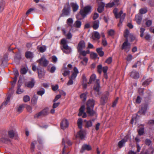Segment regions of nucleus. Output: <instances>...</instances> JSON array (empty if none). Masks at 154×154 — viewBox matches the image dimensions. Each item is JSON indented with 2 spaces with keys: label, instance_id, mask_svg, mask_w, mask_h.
I'll list each match as a JSON object with an SVG mask.
<instances>
[{
  "label": "nucleus",
  "instance_id": "nucleus-1",
  "mask_svg": "<svg viewBox=\"0 0 154 154\" xmlns=\"http://www.w3.org/2000/svg\"><path fill=\"white\" fill-rule=\"evenodd\" d=\"M95 105V101L92 99H89L86 103V112L90 116H93L95 112L93 109Z\"/></svg>",
  "mask_w": 154,
  "mask_h": 154
},
{
  "label": "nucleus",
  "instance_id": "nucleus-2",
  "mask_svg": "<svg viewBox=\"0 0 154 154\" xmlns=\"http://www.w3.org/2000/svg\"><path fill=\"white\" fill-rule=\"evenodd\" d=\"M61 48L63 52L64 53L69 54L72 51V48L68 46L66 40L64 38L62 39L60 42Z\"/></svg>",
  "mask_w": 154,
  "mask_h": 154
},
{
  "label": "nucleus",
  "instance_id": "nucleus-3",
  "mask_svg": "<svg viewBox=\"0 0 154 154\" xmlns=\"http://www.w3.org/2000/svg\"><path fill=\"white\" fill-rule=\"evenodd\" d=\"M91 7L89 6H85L83 9H81L79 14L84 18L91 12Z\"/></svg>",
  "mask_w": 154,
  "mask_h": 154
},
{
  "label": "nucleus",
  "instance_id": "nucleus-4",
  "mask_svg": "<svg viewBox=\"0 0 154 154\" xmlns=\"http://www.w3.org/2000/svg\"><path fill=\"white\" fill-rule=\"evenodd\" d=\"M70 8L69 3H66L65 5L64 8L62 11L61 16H69L70 15Z\"/></svg>",
  "mask_w": 154,
  "mask_h": 154
},
{
  "label": "nucleus",
  "instance_id": "nucleus-5",
  "mask_svg": "<svg viewBox=\"0 0 154 154\" xmlns=\"http://www.w3.org/2000/svg\"><path fill=\"white\" fill-rule=\"evenodd\" d=\"M49 113L48 108H46L40 112L34 115V117L35 118H38L41 116H45L48 115Z\"/></svg>",
  "mask_w": 154,
  "mask_h": 154
},
{
  "label": "nucleus",
  "instance_id": "nucleus-6",
  "mask_svg": "<svg viewBox=\"0 0 154 154\" xmlns=\"http://www.w3.org/2000/svg\"><path fill=\"white\" fill-rule=\"evenodd\" d=\"M131 48V44L128 42V39H125V41L123 43L121 49L124 50L126 52H128Z\"/></svg>",
  "mask_w": 154,
  "mask_h": 154
},
{
  "label": "nucleus",
  "instance_id": "nucleus-7",
  "mask_svg": "<svg viewBox=\"0 0 154 154\" xmlns=\"http://www.w3.org/2000/svg\"><path fill=\"white\" fill-rule=\"evenodd\" d=\"M109 96V93L108 91H107L101 97L100 100V102L101 105H104L106 103Z\"/></svg>",
  "mask_w": 154,
  "mask_h": 154
},
{
  "label": "nucleus",
  "instance_id": "nucleus-8",
  "mask_svg": "<svg viewBox=\"0 0 154 154\" xmlns=\"http://www.w3.org/2000/svg\"><path fill=\"white\" fill-rule=\"evenodd\" d=\"M39 62L40 65L46 67L49 63V61L44 57H42L39 60Z\"/></svg>",
  "mask_w": 154,
  "mask_h": 154
},
{
  "label": "nucleus",
  "instance_id": "nucleus-9",
  "mask_svg": "<svg viewBox=\"0 0 154 154\" xmlns=\"http://www.w3.org/2000/svg\"><path fill=\"white\" fill-rule=\"evenodd\" d=\"M35 83V82L34 79L32 78L31 81L26 82L25 83V85L26 87L28 88H32L34 87Z\"/></svg>",
  "mask_w": 154,
  "mask_h": 154
},
{
  "label": "nucleus",
  "instance_id": "nucleus-10",
  "mask_svg": "<svg viewBox=\"0 0 154 154\" xmlns=\"http://www.w3.org/2000/svg\"><path fill=\"white\" fill-rule=\"evenodd\" d=\"M69 122L66 119H63L60 123V127L62 129H65L69 126Z\"/></svg>",
  "mask_w": 154,
  "mask_h": 154
},
{
  "label": "nucleus",
  "instance_id": "nucleus-11",
  "mask_svg": "<svg viewBox=\"0 0 154 154\" xmlns=\"http://www.w3.org/2000/svg\"><path fill=\"white\" fill-rule=\"evenodd\" d=\"M85 48V43L83 40L80 41L78 45L77 49L78 51H81Z\"/></svg>",
  "mask_w": 154,
  "mask_h": 154
},
{
  "label": "nucleus",
  "instance_id": "nucleus-12",
  "mask_svg": "<svg viewBox=\"0 0 154 154\" xmlns=\"http://www.w3.org/2000/svg\"><path fill=\"white\" fill-rule=\"evenodd\" d=\"M118 9L116 8L113 10V13L114 14L116 18V19L120 18L122 15L123 14L122 11H120L118 13Z\"/></svg>",
  "mask_w": 154,
  "mask_h": 154
},
{
  "label": "nucleus",
  "instance_id": "nucleus-13",
  "mask_svg": "<svg viewBox=\"0 0 154 154\" xmlns=\"http://www.w3.org/2000/svg\"><path fill=\"white\" fill-rule=\"evenodd\" d=\"M105 5V3L102 2H98V8L97 10L98 12L101 13L104 10Z\"/></svg>",
  "mask_w": 154,
  "mask_h": 154
},
{
  "label": "nucleus",
  "instance_id": "nucleus-14",
  "mask_svg": "<svg viewBox=\"0 0 154 154\" xmlns=\"http://www.w3.org/2000/svg\"><path fill=\"white\" fill-rule=\"evenodd\" d=\"M147 104L146 103L142 105L141 109L138 111L137 113L140 114H145L147 109Z\"/></svg>",
  "mask_w": 154,
  "mask_h": 154
},
{
  "label": "nucleus",
  "instance_id": "nucleus-15",
  "mask_svg": "<svg viewBox=\"0 0 154 154\" xmlns=\"http://www.w3.org/2000/svg\"><path fill=\"white\" fill-rule=\"evenodd\" d=\"M100 37V33L97 31L93 32L92 36V38L94 40H99Z\"/></svg>",
  "mask_w": 154,
  "mask_h": 154
},
{
  "label": "nucleus",
  "instance_id": "nucleus-16",
  "mask_svg": "<svg viewBox=\"0 0 154 154\" xmlns=\"http://www.w3.org/2000/svg\"><path fill=\"white\" fill-rule=\"evenodd\" d=\"M0 140L2 143L6 144L10 143L11 142V140L7 137V136H5L4 137H1Z\"/></svg>",
  "mask_w": 154,
  "mask_h": 154
},
{
  "label": "nucleus",
  "instance_id": "nucleus-17",
  "mask_svg": "<svg viewBox=\"0 0 154 154\" xmlns=\"http://www.w3.org/2000/svg\"><path fill=\"white\" fill-rule=\"evenodd\" d=\"M91 147L90 145L87 144H84L82 146L80 152L82 153L85 150L90 151L91 150Z\"/></svg>",
  "mask_w": 154,
  "mask_h": 154
},
{
  "label": "nucleus",
  "instance_id": "nucleus-18",
  "mask_svg": "<svg viewBox=\"0 0 154 154\" xmlns=\"http://www.w3.org/2000/svg\"><path fill=\"white\" fill-rule=\"evenodd\" d=\"M74 72L72 74L70 78H71L72 79H75L76 78L77 74L79 73V72L77 68L75 67L73 69Z\"/></svg>",
  "mask_w": 154,
  "mask_h": 154
},
{
  "label": "nucleus",
  "instance_id": "nucleus-19",
  "mask_svg": "<svg viewBox=\"0 0 154 154\" xmlns=\"http://www.w3.org/2000/svg\"><path fill=\"white\" fill-rule=\"evenodd\" d=\"M130 76L134 79H137L139 78V74L138 72L133 71L131 73Z\"/></svg>",
  "mask_w": 154,
  "mask_h": 154
},
{
  "label": "nucleus",
  "instance_id": "nucleus-20",
  "mask_svg": "<svg viewBox=\"0 0 154 154\" xmlns=\"http://www.w3.org/2000/svg\"><path fill=\"white\" fill-rule=\"evenodd\" d=\"M85 123V128H88L89 127H91L92 125V123L91 120L87 121L85 120L84 121Z\"/></svg>",
  "mask_w": 154,
  "mask_h": 154
},
{
  "label": "nucleus",
  "instance_id": "nucleus-21",
  "mask_svg": "<svg viewBox=\"0 0 154 154\" xmlns=\"http://www.w3.org/2000/svg\"><path fill=\"white\" fill-rule=\"evenodd\" d=\"M140 116L137 114H134L131 120V123L133 124L134 122L135 121V123H136L137 120L139 118Z\"/></svg>",
  "mask_w": 154,
  "mask_h": 154
},
{
  "label": "nucleus",
  "instance_id": "nucleus-22",
  "mask_svg": "<svg viewBox=\"0 0 154 154\" xmlns=\"http://www.w3.org/2000/svg\"><path fill=\"white\" fill-rule=\"evenodd\" d=\"M71 6L72 8L73 11L74 12L76 11L78 9L79 6L76 3L73 2L71 3Z\"/></svg>",
  "mask_w": 154,
  "mask_h": 154
},
{
  "label": "nucleus",
  "instance_id": "nucleus-23",
  "mask_svg": "<svg viewBox=\"0 0 154 154\" xmlns=\"http://www.w3.org/2000/svg\"><path fill=\"white\" fill-rule=\"evenodd\" d=\"M100 88L99 83L97 82V83L95 84L94 87V90L97 92V94L99 95V89Z\"/></svg>",
  "mask_w": 154,
  "mask_h": 154
},
{
  "label": "nucleus",
  "instance_id": "nucleus-24",
  "mask_svg": "<svg viewBox=\"0 0 154 154\" xmlns=\"http://www.w3.org/2000/svg\"><path fill=\"white\" fill-rule=\"evenodd\" d=\"M127 141V140L125 139H122L118 143V146L119 148H122Z\"/></svg>",
  "mask_w": 154,
  "mask_h": 154
},
{
  "label": "nucleus",
  "instance_id": "nucleus-25",
  "mask_svg": "<svg viewBox=\"0 0 154 154\" xmlns=\"http://www.w3.org/2000/svg\"><path fill=\"white\" fill-rule=\"evenodd\" d=\"M135 20L137 23L138 24H140L142 20V16L140 15H137L135 16Z\"/></svg>",
  "mask_w": 154,
  "mask_h": 154
},
{
  "label": "nucleus",
  "instance_id": "nucleus-26",
  "mask_svg": "<svg viewBox=\"0 0 154 154\" xmlns=\"http://www.w3.org/2000/svg\"><path fill=\"white\" fill-rule=\"evenodd\" d=\"M21 86V85L19 83L18 84L16 91V93L17 94H21L24 91V90L23 89H22L20 88Z\"/></svg>",
  "mask_w": 154,
  "mask_h": 154
},
{
  "label": "nucleus",
  "instance_id": "nucleus-27",
  "mask_svg": "<svg viewBox=\"0 0 154 154\" xmlns=\"http://www.w3.org/2000/svg\"><path fill=\"white\" fill-rule=\"evenodd\" d=\"M152 81V78H149L148 79L143 82L142 85L144 86H146L148 85Z\"/></svg>",
  "mask_w": 154,
  "mask_h": 154
},
{
  "label": "nucleus",
  "instance_id": "nucleus-28",
  "mask_svg": "<svg viewBox=\"0 0 154 154\" xmlns=\"http://www.w3.org/2000/svg\"><path fill=\"white\" fill-rule=\"evenodd\" d=\"M85 131L82 130L80 131L77 134V135L81 139H82L84 138Z\"/></svg>",
  "mask_w": 154,
  "mask_h": 154
},
{
  "label": "nucleus",
  "instance_id": "nucleus-29",
  "mask_svg": "<svg viewBox=\"0 0 154 154\" xmlns=\"http://www.w3.org/2000/svg\"><path fill=\"white\" fill-rule=\"evenodd\" d=\"M5 5V2L3 0L0 1V13L4 10Z\"/></svg>",
  "mask_w": 154,
  "mask_h": 154
},
{
  "label": "nucleus",
  "instance_id": "nucleus-30",
  "mask_svg": "<svg viewBox=\"0 0 154 154\" xmlns=\"http://www.w3.org/2000/svg\"><path fill=\"white\" fill-rule=\"evenodd\" d=\"M99 21L98 20L95 21L93 23V28L95 30L97 29L99 27Z\"/></svg>",
  "mask_w": 154,
  "mask_h": 154
},
{
  "label": "nucleus",
  "instance_id": "nucleus-31",
  "mask_svg": "<svg viewBox=\"0 0 154 154\" xmlns=\"http://www.w3.org/2000/svg\"><path fill=\"white\" fill-rule=\"evenodd\" d=\"M102 48H97L96 49L97 53L100 57H102L104 55V53L102 51Z\"/></svg>",
  "mask_w": 154,
  "mask_h": 154
},
{
  "label": "nucleus",
  "instance_id": "nucleus-32",
  "mask_svg": "<svg viewBox=\"0 0 154 154\" xmlns=\"http://www.w3.org/2000/svg\"><path fill=\"white\" fill-rule=\"evenodd\" d=\"M28 70V68L27 67L22 68L20 69V73L22 74L25 75L27 72Z\"/></svg>",
  "mask_w": 154,
  "mask_h": 154
},
{
  "label": "nucleus",
  "instance_id": "nucleus-33",
  "mask_svg": "<svg viewBox=\"0 0 154 154\" xmlns=\"http://www.w3.org/2000/svg\"><path fill=\"white\" fill-rule=\"evenodd\" d=\"M10 98H11L10 95H9L7 96L6 101L2 103V105L0 106V109L2 108V106L3 105H4L5 106H6L8 104V103L10 101Z\"/></svg>",
  "mask_w": 154,
  "mask_h": 154
},
{
  "label": "nucleus",
  "instance_id": "nucleus-34",
  "mask_svg": "<svg viewBox=\"0 0 154 154\" xmlns=\"http://www.w3.org/2000/svg\"><path fill=\"white\" fill-rule=\"evenodd\" d=\"M8 134L10 138H13L14 136L15 132L13 130H10L8 131Z\"/></svg>",
  "mask_w": 154,
  "mask_h": 154
},
{
  "label": "nucleus",
  "instance_id": "nucleus-35",
  "mask_svg": "<svg viewBox=\"0 0 154 154\" xmlns=\"http://www.w3.org/2000/svg\"><path fill=\"white\" fill-rule=\"evenodd\" d=\"M82 25L81 21L79 20L76 21L74 23V26L76 28H80Z\"/></svg>",
  "mask_w": 154,
  "mask_h": 154
},
{
  "label": "nucleus",
  "instance_id": "nucleus-36",
  "mask_svg": "<svg viewBox=\"0 0 154 154\" xmlns=\"http://www.w3.org/2000/svg\"><path fill=\"white\" fill-rule=\"evenodd\" d=\"M82 120L81 118L79 119L77 121L78 127L80 129H82Z\"/></svg>",
  "mask_w": 154,
  "mask_h": 154
},
{
  "label": "nucleus",
  "instance_id": "nucleus-37",
  "mask_svg": "<svg viewBox=\"0 0 154 154\" xmlns=\"http://www.w3.org/2000/svg\"><path fill=\"white\" fill-rule=\"evenodd\" d=\"M96 76L95 74L92 75L90 79L89 82H88V84H91L93 82H94L96 79Z\"/></svg>",
  "mask_w": 154,
  "mask_h": 154
},
{
  "label": "nucleus",
  "instance_id": "nucleus-38",
  "mask_svg": "<svg viewBox=\"0 0 154 154\" xmlns=\"http://www.w3.org/2000/svg\"><path fill=\"white\" fill-rule=\"evenodd\" d=\"M137 132L140 136L143 135L144 132V128L143 127L140 128V129L137 130Z\"/></svg>",
  "mask_w": 154,
  "mask_h": 154
},
{
  "label": "nucleus",
  "instance_id": "nucleus-39",
  "mask_svg": "<svg viewBox=\"0 0 154 154\" xmlns=\"http://www.w3.org/2000/svg\"><path fill=\"white\" fill-rule=\"evenodd\" d=\"M87 94V93H84L81 94L80 95V97L82 99L83 101H85L86 99L87 96L86 95Z\"/></svg>",
  "mask_w": 154,
  "mask_h": 154
},
{
  "label": "nucleus",
  "instance_id": "nucleus-40",
  "mask_svg": "<svg viewBox=\"0 0 154 154\" xmlns=\"http://www.w3.org/2000/svg\"><path fill=\"white\" fill-rule=\"evenodd\" d=\"M25 56L27 59L31 58L32 57V54L31 52L27 51L25 54Z\"/></svg>",
  "mask_w": 154,
  "mask_h": 154
},
{
  "label": "nucleus",
  "instance_id": "nucleus-41",
  "mask_svg": "<svg viewBox=\"0 0 154 154\" xmlns=\"http://www.w3.org/2000/svg\"><path fill=\"white\" fill-rule=\"evenodd\" d=\"M129 31L128 29H126L124 32V35L126 39H128V37L129 35Z\"/></svg>",
  "mask_w": 154,
  "mask_h": 154
},
{
  "label": "nucleus",
  "instance_id": "nucleus-42",
  "mask_svg": "<svg viewBox=\"0 0 154 154\" xmlns=\"http://www.w3.org/2000/svg\"><path fill=\"white\" fill-rule=\"evenodd\" d=\"M8 60V53L5 54L3 56V57L2 59V62H6Z\"/></svg>",
  "mask_w": 154,
  "mask_h": 154
},
{
  "label": "nucleus",
  "instance_id": "nucleus-43",
  "mask_svg": "<svg viewBox=\"0 0 154 154\" xmlns=\"http://www.w3.org/2000/svg\"><path fill=\"white\" fill-rule=\"evenodd\" d=\"M36 141H33L31 145V149L32 152L34 151L35 147V145L36 143Z\"/></svg>",
  "mask_w": 154,
  "mask_h": 154
},
{
  "label": "nucleus",
  "instance_id": "nucleus-44",
  "mask_svg": "<svg viewBox=\"0 0 154 154\" xmlns=\"http://www.w3.org/2000/svg\"><path fill=\"white\" fill-rule=\"evenodd\" d=\"M102 69V66L100 64L97 66V71L99 74H100L101 73Z\"/></svg>",
  "mask_w": 154,
  "mask_h": 154
},
{
  "label": "nucleus",
  "instance_id": "nucleus-45",
  "mask_svg": "<svg viewBox=\"0 0 154 154\" xmlns=\"http://www.w3.org/2000/svg\"><path fill=\"white\" fill-rule=\"evenodd\" d=\"M73 23V20L72 18H69L67 20V23L71 26H72V24Z\"/></svg>",
  "mask_w": 154,
  "mask_h": 154
},
{
  "label": "nucleus",
  "instance_id": "nucleus-46",
  "mask_svg": "<svg viewBox=\"0 0 154 154\" xmlns=\"http://www.w3.org/2000/svg\"><path fill=\"white\" fill-rule=\"evenodd\" d=\"M147 11L146 8H141L139 11V12L141 14H143L146 13Z\"/></svg>",
  "mask_w": 154,
  "mask_h": 154
},
{
  "label": "nucleus",
  "instance_id": "nucleus-47",
  "mask_svg": "<svg viewBox=\"0 0 154 154\" xmlns=\"http://www.w3.org/2000/svg\"><path fill=\"white\" fill-rule=\"evenodd\" d=\"M38 75L39 78L42 79L44 75V73L41 70H38Z\"/></svg>",
  "mask_w": 154,
  "mask_h": 154
},
{
  "label": "nucleus",
  "instance_id": "nucleus-48",
  "mask_svg": "<svg viewBox=\"0 0 154 154\" xmlns=\"http://www.w3.org/2000/svg\"><path fill=\"white\" fill-rule=\"evenodd\" d=\"M114 31L112 29H110L108 30V34L109 35L112 36L114 35Z\"/></svg>",
  "mask_w": 154,
  "mask_h": 154
},
{
  "label": "nucleus",
  "instance_id": "nucleus-49",
  "mask_svg": "<svg viewBox=\"0 0 154 154\" xmlns=\"http://www.w3.org/2000/svg\"><path fill=\"white\" fill-rule=\"evenodd\" d=\"M152 23V21L151 20H148L146 21L145 23V25L146 26L148 27L151 26Z\"/></svg>",
  "mask_w": 154,
  "mask_h": 154
},
{
  "label": "nucleus",
  "instance_id": "nucleus-50",
  "mask_svg": "<svg viewBox=\"0 0 154 154\" xmlns=\"http://www.w3.org/2000/svg\"><path fill=\"white\" fill-rule=\"evenodd\" d=\"M66 70H65L64 71L63 73V76L64 77H65L67 75H68L70 73V71L68 70H67V69L66 68Z\"/></svg>",
  "mask_w": 154,
  "mask_h": 154
},
{
  "label": "nucleus",
  "instance_id": "nucleus-51",
  "mask_svg": "<svg viewBox=\"0 0 154 154\" xmlns=\"http://www.w3.org/2000/svg\"><path fill=\"white\" fill-rule=\"evenodd\" d=\"M23 100L25 102H26L30 100V98L28 95H25L23 97Z\"/></svg>",
  "mask_w": 154,
  "mask_h": 154
},
{
  "label": "nucleus",
  "instance_id": "nucleus-52",
  "mask_svg": "<svg viewBox=\"0 0 154 154\" xmlns=\"http://www.w3.org/2000/svg\"><path fill=\"white\" fill-rule=\"evenodd\" d=\"M112 61V58L111 57H108L106 60L105 62L108 64L111 63Z\"/></svg>",
  "mask_w": 154,
  "mask_h": 154
},
{
  "label": "nucleus",
  "instance_id": "nucleus-53",
  "mask_svg": "<svg viewBox=\"0 0 154 154\" xmlns=\"http://www.w3.org/2000/svg\"><path fill=\"white\" fill-rule=\"evenodd\" d=\"M24 107V105H20L17 109V111L19 112H21L23 110V108Z\"/></svg>",
  "mask_w": 154,
  "mask_h": 154
},
{
  "label": "nucleus",
  "instance_id": "nucleus-54",
  "mask_svg": "<svg viewBox=\"0 0 154 154\" xmlns=\"http://www.w3.org/2000/svg\"><path fill=\"white\" fill-rule=\"evenodd\" d=\"M145 29L143 28H141L140 29V36L141 37H143V33Z\"/></svg>",
  "mask_w": 154,
  "mask_h": 154
},
{
  "label": "nucleus",
  "instance_id": "nucleus-55",
  "mask_svg": "<svg viewBox=\"0 0 154 154\" xmlns=\"http://www.w3.org/2000/svg\"><path fill=\"white\" fill-rule=\"evenodd\" d=\"M102 45L104 46H106L107 45V42L106 40V38H103L102 41Z\"/></svg>",
  "mask_w": 154,
  "mask_h": 154
},
{
  "label": "nucleus",
  "instance_id": "nucleus-56",
  "mask_svg": "<svg viewBox=\"0 0 154 154\" xmlns=\"http://www.w3.org/2000/svg\"><path fill=\"white\" fill-rule=\"evenodd\" d=\"M45 92V90L43 89L42 90L39 91L37 92V94L38 95L42 96L44 94Z\"/></svg>",
  "mask_w": 154,
  "mask_h": 154
},
{
  "label": "nucleus",
  "instance_id": "nucleus-57",
  "mask_svg": "<svg viewBox=\"0 0 154 154\" xmlns=\"http://www.w3.org/2000/svg\"><path fill=\"white\" fill-rule=\"evenodd\" d=\"M91 57L93 59H96L97 57V54L95 53H91L90 54Z\"/></svg>",
  "mask_w": 154,
  "mask_h": 154
},
{
  "label": "nucleus",
  "instance_id": "nucleus-58",
  "mask_svg": "<svg viewBox=\"0 0 154 154\" xmlns=\"http://www.w3.org/2000/svg\"><path fill=\"white\" fill-rule=\"evenodd\" d=\"M66 36L67 39H70L72 38V35L69 31L68 34L66 35Z\"/></svg>",
  "mask_w": 154,
  "mask_h": 154
},
{
  "label": "nucleus",
  "instance_id": "nucleus-59",
  "mask_svg": "<svg viewBox=\"0 0 154 154\" xmlns=\"http://www.w3.org/2000/svg\"><path fill=\"white\" fill-rule=\"evenodd\" d=\"M129 37L131 40V42H133L134 41L135 39V36L134 35L132 34H130L129 35Z\"/></svg>",
  "mask_w": 154,
  "mask_h": 154
},
{
  "label": "nucleus",
  "instance_id": "nucleus-60",
  "mask_svg": "<svg viewBox=\"0 0 154 154\" xmlns=\"http://www.w3.org/2000/svg\"><path fill=\"white\" fill-rule=\"evenodd\" d=\"M152 142L151 140L148 139H146L145 141V143L146 145L149 146L151 144Z\"/></svg>",
  "mask_w": 154,
  "mask_h": 154
},
{
  "label": "nucleus",
  "instance_id": "nucleus-61",
  "mask_svg": "<svg viewBox=\"0 0 154 154\" xmlns=\"http://www.w3.org/2000/svg\"><path fill=\"white\" fill-rule=\"evenodd\" d=\"M142 99L140 97L138 96L137 97V99L136 100V102L137 103L139 104L141 102Z\"/></svg>",
  "mask_w": 154,
  "mask_h": 154
},
{
  "label": "nucleus",
  "instance_id": "nucleus-62",
  "mask_svg": "<svg viewBox=\"0 0 154 154\" xmlns=\"http://www.w3.org/2000/svg\"><path fill=\"white\" fill-rule=\"evenodd\" d=\"M74 79H72L70 77L69 78V80L68 82L67 83V85H72L73 84V80Z\"/></svg>",
  "mask_w": 154,
  "mask_h": 154
},
{
  "label": "nucleus",
  "instance_id": "nucleus-63",
  "mask_svg": "<svg viewBox=\"0 0 154 154\" xmlns=\"http://www.w3.org/2000/svg\"><path fill=\"white\" fill-rule=\"evenodd\" d=\"M46 50L45 47L41 46L39 48V50L41 52L43 53L45 52Z\"/></svg>",
  "mask_w": 154,
  "mask_h": 154
},
{
  "label": "nucleus",
  "instance_id": "nucleus-64",
  "mask_svg": "<svg viewBox=\"0 0 154 154\" xmlns=\"http://www.w3.org/2000/svg\"><path fill=\"white\" fill-rule=\"evenodd\" d=\"M78 52H79L80 54L82 55L83 56H85L86 54V52L85 51H78Z\"/></svg>",
  "mask_w": 154,
  "mask_h": 154
}]
</instances>
